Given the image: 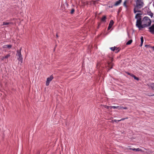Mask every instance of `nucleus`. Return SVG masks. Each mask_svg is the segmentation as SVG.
Here are the masks:
<instances>
[{"label":"nucleus","instance_id":"f257e3e1","mask_svg":"<svg viewBox=\"0 0 154 154\" xmlns=\"http://www.w3.org/2000/svg\"><path fill=\"white\" fill-rule=\"evenodd\" d=\"M138 29L139 30H142V29L145 27H147L150 26L152 21L148 17H144L140 21V19L139 21Z\"/></svg>","mask_w":154,"mask_h":154},{"label":"nucleus","instance_id":"f03ea898","mask_svg":"<svg viewBox=\"0 0 154 154\" xmlns=\"http://www.w3.org/2000/svg\"><path fill=\"white\" fill-rule=\"evenodd\" d=\"M135 5H134V7H136L137 8H141L143 7L144 5L143 0H135Z\"/></svg>","mask_w":154,"mask_h":154},{"label":"nucleus","instance_id":"7ed1b4c3","mask_svg":"<svg viewBox=\"0 0 154 154\" xmlns=\"http://www.w3.org/2000/svg\"><path fill=\"white\" fill-rule=\"evenodd\" d=\"M142 15L140 13H137L136 14L135 16V18L136 19H137V21H136V26L138 28V26L139 25V21L140 20V21H141L142 20V19H141V15Z\"/></svg>","mask_w":154,"mask_h":154},{"label":"nucleus","instance_id":"20e7f679","mask_svg":"<svg viewBox=\"0 0 154 154\" xmlns=\"http://www.w3.org/2000/svg\"><path fill=\"white\" fill-rule=\"evenodd\" d=\"M53 75H51L49 77L47 78L46 82V86H48L49 85L50 82L53 79Z\"/></svg>","mask_w":154,"mask_h":154},{"label":"nucleus","instance_id":"39448f33","mask_svg":"<svg viewBox=\"0 0 154 154\" xmlns=\"http://www.w3.org/2000/svg\"><path fill=\"white\" fill-rule=\"evenodd\" d=\"M149 32L152 34H154V24L149 28Z\"/></svg>","mask_w":154,"mask_h":154},{"label":"nucleus","instance_id":"423d86ee","mask_svg":"<svg viewBox=\"0 0 154 154\" xmlns=\"http://www.w3.org/2000/svg\"><path fill=\"white\" fill-rule=\"evenodd\" d=\"M114 23V21L112 20H110L109 22V26L107 28L108 30H109L112 27V26L113 25Z\"/></svg>","mask_w":154,"mask_h":154},{"label":"nucleus","instance_id":"0eeeda50","mask_svg":"<svg viewBox=\"0 0 154 154\" xmlns=\"http://www.w3.org/2000/svg\"><path fill=\"white\" fill-rule=\"evenodd\" d=\"M147 14L150 16L151 18L153 17V14L151 11H150L149 8H148V10L147 11Z\"/></svg>","mask_w":154,"mask_h":154},{"label":"nucleus","instance_id":"6e6552de","mask_svg":"<svg viewBox=\"0 0 154 154\" xmlns=\"http://www.w3.org/2000/svg\"><path fill=\"white\" fill-rule=\"evenodd\" d=\"M22 49V48H21L20 49V50H17V54H16V55L18 56V57H22V55L21 53V51Z\"/></svg>","mask_w":154,"mask_h":154},{"label":"nucleus","instance_id":"1a4fd4ad","mask_svg":"<svg viewBox=\"0 0 154 154\" xmlns=\"http://www.w3.org/2000/svg\"><path fill=\"white\" fill-rule=\"evenodd\" d=\"M140 8H137L136 7H134V13H136L137 12H141V10H140Z\"/></svg>","mask_w":154,"mask_h":154},{"label":"nucleus","instance_id":"9d476101","mask_svg":"<svg viewBox=\"0 0 154 154\" xmlns=\"http://www.w3.org/2000/svg\"><path fill=\"white\" fill-rule=\"evenodd\" d=\"M108 64L109 65V70L111 69L112 68L113 66V64L111 62H108Z\"/></svg>","mask_w":154,"mask_h":154},{"label":"nucleus","instance_id":"9b49d317","mask_svg":"<svg viewBox=\"0 0 154 154\" xmlns=\"http://www.w3.org/2000/svg\"><path fill=\"white\" fill-rule=\"evenodd\" d=\"M122 0H119L117 1L116 3L113 5L114 6H117L119 5L122 2Z\"/></svg>","mask_w":154,"mask_h":154},{"label":"nucleus","instance_id":"f8f14e48","mask_svg":"<svg viewBox=\"0 0 154 154\" xmlns=\"http://www.w3.org/2000/svg\"><path fill=\"white\" fill-rule=\"evenodd\" d=\"M128 119V117H126V118H125L122 119H120V120H117L114 119L113 121L114 122L117 123V122H119V121H123V120H124L125 119Z\"/></svg>","mask_w":154,"mask_h":154},{"label":"nucleus","instance_id":"ddd939ff","mask_svg":"<svg viewBox=\"0 0 154 154\" xmlns=\"http://www.w3.org/2000/svg\"><path fill=\"white\" fill-rule=\"evenodd\" d=\"M106 16H103L101 19V22H106Z\"/></svg>","mask_w":154,"mask_h":154},{"label":"nucleus","instance_id":"4468645a","mask_svg":"<svg viewBox=\"0 0 154 154\" xmlns=\"http://www.w3.org/2000/svg\"><path fill=\"white\" fill-rule=\"evenodd\" d=\"M131 150H132L133 151H142V150L141 149H139V148H138L137 149L135 148H130Z\"/></svg>","mask_w":154,"mask_h":154},{"label":"nucleus","instance_id":"2eb2a0df","mask_svg":"<svg viewBox=\"0 0 154 154\" xmlns=\"http://www.w3.org/2000/svg\"><path fill=\"white\" fill-rule=\"evenodd\" d=\"M12 47V45H5L3 48H11Z\"/></svg>","mask_w":154,"mask_h":154},{"label":"nucleus","instance_id":"dca6fc26","mask_svg":"<svg viewBox=\"0 0 154 154\" xmlns=\"http://www.w3.org/2000/svg\"><path fill=\"white\" fill-rule=\"evenodd\" d=\"M140 40H141V43L140 45V47H141L142 46V45L143 44V38L142 36L140 38Z\"/></svg>","mask_w":154,"mask_h":154},{"label":"nucleus","instance_id":"f3484780","mask_svg":"<svg viewBox=\"0 0 154 154\" xmlns=\"http://www.w3.org/2000/svg\"><path fill=\"white\" fill-rule=\"evenodd\" d=\"M132 41H133L132 39H130V40H129L126 43V45H130L131 44V43H132Z\"/></svg>","mask_w":154,"mask_h":154},{"label":"nucleus","instance_id":"a211bd4d","mask_svg":"<svg viewBox=\"0 0 154 154\" xmlns=\"http://www.w3.org/2000/svg\"><path fill=\"white\" fill-rule=\"evenodd\" d=\"M17 59L19 62H20L21 63H22L23 61V58L22 57H18L17 58Z\"/></svg>","mask_w":154,"mask_h":154},{"label":"nucleus","instance_id":"6ab92c4d","mask_svg":"<svg viewBox=\"0 0 154 154\" xmlns=\"http://www.w3.org/2000/svg\"><path fill=\"white\" fill-rule=\"evenodd\" d=\"M10 24H12V23L11 22H3V25H7Z\"/></svg>","mask_w":154,"mask_h":154},{"label":"nucleus","instance_id":"aec40b11","mask_svg":"<svg viewBox=\"0 0 154 154\" xmlns=\"http://www.w3.org/2000/svg\"><path fill=\"white\" fill-rule=\"evenodd\" d=\"M150 87L152 88V90H154V83H152L150 85Z\"/></svg>","mask_w":154,"mask_h":154},{"label":"nucleus","instance_id":"412c9836","mask_svg":"<svg viewBox=\"0 0 154 154\" xmlns=\"http://www.w3.org/2000/svg\"><path fill=\"white\" fill-rule=\"evenodd\" d=\"M117 48V47H111L110 48V49H111V50L112 51H115V50L116 49V48Z\"/></svg>","mask_w":154,"mask_h":154},{"label":"nucleus","instance_id":"4be33fe9","mask_svg":"<svg viewBox=\"0 0 154 154\" xmlns=\"http://www.w3.org/2000/svg\"><path fill=\"white\" fill-rule=\"evenodd\" d=\"M120 50V49L119 48H116V49L115 50V53H118Z\"/></svg>","mask_w":154,"mask_h":154},{"label":"nucleus","instance_id":"5701e85b","mask_svg":"<svg viewBox=\"0 0 154 154\" xmlns=\"http://www.w3.org/2000/svg\"><path fill=\"white\" fill-rule=\"evenodd\" d=\"M74 11L75 9L74 8H72L71 10L70 13L71 14H72L74 13Z\"/></svg>","mask_w":154,"mask_h":154},{"label":"nucleus","instance_id":"b1692460","mask_svg":"<svg viewBox=\"0 0 154 154\" xmlns=\"http://www.w3.org/2000/svg\"><path fill=\"white\" fill-rule=\"evenodd\" d=\"M126 2H127V1L126 0L124 2V3H123V5L126 8H127V5H126Z\"/></svg>","mask_w":154,"mask_h":154},{"label":"nucleus","instance_id":"393cba45","mask_svg":"<svg viewBox=\"0 0 154 154\" xmlns=\"http://www.w3.org/2000/svg\"><path fill=\"white\" fill-rule=\"evenodd\" d=\"M104 107L105 108H106L107 109H109V108H110L111 109L110 106H106V105H104Z\"/></svg>","mask_w":154,"mask_h":154},{"label":"nucleus","instance_id":"a878e982","mask_svg":"<svg viewBox=\"0 0 154 154\" xmlns=\"http://www.w3.org/2000/svg\"><path fill=\"white\" fill-rule=\"evenodd\" d=\"M134 79L137 80V81H138L139 80V79L138 78L136 77L135 75H134L133 77Z\"/></svg>","mask_w":154,"mask_h":154},{"label":"nucleus","instance_id":"bb28decb","mask_svg":"<svg viewBox=\"0 0 154 154\" xmlns=\"http://www.w3.org/2000/svg\"><path fill=\"white\" fill-rule=\"evenodd\" d=\"M145 47H146V48H151L150 45H145Z\"/></svg>","mask_w":154,"mask_h":154},{"label":"nucleus","instance_id":"cd10ccee","mask_svg":"<svg viewBox=\"0 0 154 154\" xmlns=\"http://www.w3.org/2000/svg\"><path fill=\"white\" fill-rule=\"evenodd\" d=\"M116 108L119 109H122V106H116Z\"/></svg>","mask_w":154,"mask_h":154},{"label":"nucleus","instance_id":"c85d7f7f","mask_svg":"<svg viewBox=\"0 0 154 154\" xmlns=\"http://www.w3.org/2000/svg\"><path fill=\"white\" fill-rule=\"evenodd\" d=\"M10 56V55L9 54H8L4 58H7L8 57H9Z\"/></svg>","mask_w":154,"mask_h":154},{"label":"nucleus","instance_id":"c756f323","mask_svg":"<svg viewBox=\"0 0 154 154\" xmlns=\"http://www.w3.org/2000/svg\"><path fill=\"white\" fill-rule=\"evenodd\" d=\"M110 107H111V109L112 108L117 109L116 108V106H111Z\"/></svg>","mask_w":154,"mask_h":154},{"label":"nucleus","instance_id":"7c9ffc66","mask_svg":"<svg viewBox=\"0 0 154 154\" xmlns=\"http://www.w3.org/2000/svg\"><path fill=\"white\" fill-rule=\"evenodd\" d=\"M100 25H101V23H98V26L97 27V29H99V26Z\"/></svg>","mask_w":154,"mask_h":154},{"label":"nucleus","instance_id":"2f4dec72","mask_svg":"<svg viewBox=\"0 0 154 154\" xmlns=\"http://www.w3.org/2000/svg\"><path fill=\"white\" fill-rule=\"evenodd\" d=\"M128 108L127 107H124L123 106H122V109H127Z\"/></svg>","mask_w":154,"mask_h":154},{"label":"nucleus","instance_id":"473e14b6","mask_svg":"<svg viewBox=\"0 0 154 154\" xmlns=\"http://www.w3.org/2000/svg\"><path fill=\"white\" fill-rule=\"evenodd\" d=\"M113 6H114L113 5H109V8H112Z\"/></svg>","mask_w":154,"mask_h":154},{"label":"nucleus","instance_id":"72a5a7b5","mask_svg":"<svg viewBox=\"0 0 154 154\" xmlns=\"http://www.w3.org/2000/svg\"><path fill=\"white\" fill-rule=\"evenodd\" d=\"M130 75L131 76V77H134L135 75H134L133 74H131V75Z\"/></svg>","mask_w":154,"mask_h":154},{"label":"nucleus","instance_id":"f704fd0d","mask_svg":"<svg viewBox=\"0 0 154 154\" xmlns=\"http://www.w3.org/2000/svg\"><path fill=\"white\" fill-rule=\"evenodd\" d=\"M126 73H127V74L128 75H131V73H129V72H126Z\"/></svg>","mask_w":154,"mask_h":154},{"label":"nucleus","instance_id":"c9c22d12","mask_svg":"<svg viewBox=\"0 0 154 154\" xmlns=\"http://www.w3.org/2000/svg\"><path fill=\"white\" fill-rule=\"evenodd\" d=\"M148 96H149V97L153 96V94H151V95H148Z\"/></svg>","mask_w":154,"mask_h":154},{"label":"nucleus","instance_id":"e433bc0d","mask_svg":"<svg viewBox=\"0 0 154 154\" xmlns=\"http://www.w3.org/2000/svg\"><path fill=\"white\" fill-rule=\"evenodd\" d=\"M151 48H152L153 49V51H154V46L153 47H151Z\"/></svg>","mask_w":154,"mask_h":154},{"label":"nucleus","instance_id":"4c0bfd02","mask_svg":"<svg viewBox=\"0 0 154 154\" xmlns=\"http://www.w3.org/2000/svg\"><path fill=\"white\" fill-rule=\"evenodd\" d=\"M36 154H40V152L39 151Z\"/></svg>","mask_w":154,"mask_h":154},{"label":"nucleus","instance_id":"58836bf2","mask_svg":"<svg viewBox=\"0 0 154 154\" xmlns=\"http://www.w3.org/2000/svg\"><path fill=\"white\" fill-rule=\"evenodd\" d=\"M56 36L57 38H58V35L57 34H56Z\"/></svg>","mask_w":154,"mask_h":154},{"label":"nucleus","instance_id":"ea45409f","mask_svg":"<svg viewBox=\"0 0 154 154\" xmlns=\"http://www.w3.org/2000/svg\"><path fill=\"white\" fill-rule=\"evenodd\" d=\"M113 59L112 58L111 59V60L112 62V61H113Z\"/></svg>","mask_w":154,"mask_h":154},{"label":"nucleus","instance_id":"a19ab883","mask_svg":"<svg viewBox=\"0 0 154 154\" xmlns=\"http://www.w3.org/2000/svg\"><path fill=\"white\" fill-rule=\"evenodd\" d=\"M153 6L154 7V2H153Z\"/></svg>","mask_w":154,"mask_h":154},{"label":"nucleus","instance_id":"79ce46f5","mask_svg":"<svg viewBox=\"0 0 154 154\" xmlns=\"http://www.w3.org/2000/svg\"><path fill=\"white\" fill-rule=\"evenodd\" d=\"M153 96H154V94H153Z\"/></svg>","mask_w":154,"mask_h":154}]
</instances>
